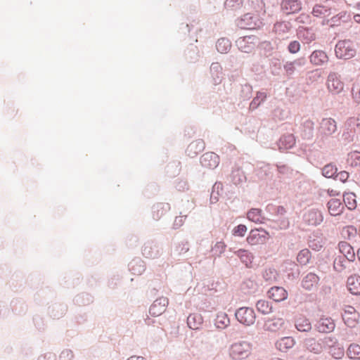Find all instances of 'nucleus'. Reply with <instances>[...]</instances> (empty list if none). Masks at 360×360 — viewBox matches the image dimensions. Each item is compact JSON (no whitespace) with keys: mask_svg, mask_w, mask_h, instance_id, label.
Wrapping results in <instances>:
<instances>
[{"mask_svg":"<svg viewBox=\"0 0 360 360\" xmlns=\"http://www.w3.org/2000/svg\"><path fill=\"white\" fill-rule=\"evenodd\" d=\"M235 317L240 323L250 326L255 323L256 314L252 308L242 307L236 311Z\"/></svg>","mask_w":360,"mask_h":360,"instance_id":"nucleus-5","label":"nucleus"},{"mask_svg":"<svg viewBox=\"0 0 360 360\" xmlns=\"http://www.w3.org/2000/svg\"><path fill=\"white\" fill-rule=\"evenodd\" d=\"M231 42L228 38L222 37L217 40L216 49L221 53H227L231 48Z\"/></svg>","mask_w":360,"mask_h":360,"instance_id":"nucleus-43","label":"nucleus"},{"mask_svg":"<svg viewBox=\"0 0 360 360\" xmlns=\"http://www.w3.org/2000/svg\"><path fill=\"white\" fill-rule=\"evenodd\" d=\"M169 301L165 297L156 299L149 309V314L152 316H159L162 314L167 309Z\"/></svg>","mask_w":360,"mask_h":360,"instance_id":"nucleus-11","label":"nucleus"},{"mask_svg":"<svg viewBox=\"0 0 360 360\" xmlns=\"http://www.w3.org/2000/svg\"><path fill=\"white\" fill-rule=\"evenodd\" d=\"M235 254L240 258L241 262L247 268H252V262L255 258L253 254L246 250L239 249Z\"/></svg>","mask_w":360,"mask_h":360,"instance_id":"nucleus-33","label":"nucleus"},{"mask_svg":"<svg viewBox=\"0 0 360 360\" xmlns=\"http://www.w3.org/2000/svg\"><path fill=\"white\" fill-rule=\"evenodd\" d=\"M269 298L276 302H280L288 298V292L283 288L279 286H274L268 291Z\"/></svg>","mask_w":360,"mask_h":360,"instance_id":"nucleus-23","label":"nucleus"},{"mask_svg":"<svg viewBox=\"0 0 360 360\" xmlns=\"http://www.w3.org/2000/svg\"><path fill=\"white\" fill-rule=\"evenodd\" d=\"M187 326L191 330H200L203 325V317L199 313L190 314L187 317Z\"/></svg>","mask_w":360,"mask_h":360,"instance_id":"nucleus-24","label":"nucleus"},{"mask_svg":"<svg viewBox=\"0 0 360 360\" xmlns=\"http://www.w3.org/2000/svg\"><path fill=\"white\" fill-rule=\"evenodd\" d=\"M142 254L147 258H157L160 255V248L156 243L148 241L143 247Z\"/></svg>","mask_w":360,"mask_h":360,"instance_id":"nucleus-18","label":"nucleus"},{"mask_svg":"<svg viewBox=\"0 0 360 360\" xmlns=\"http://www.w3.org/2000/svg\"><path fill=\"white\" fill-rule=\"evenodd\" d=\"M295 340L292 337H284L276 342V347L283 352H287L295 345Z\"/></svg>","mask_w":360,"mask_h":360,"instance_id":"nucleus-36","label":"nucleus"},{"mask_svg":"<svg viewBox=\"0 0 360 360\" xmlns=\"http://www.w3.org/2000/svg\"><path fill=\"white\" fill-rule=\"evenodd\" d=\"M321 340L322 343V351L323 349L328 350L339 343L338 339L333 336L324 337L323 338H321Z\"/></svg>","mask_w":360,"mask_h":360,"instance_id":"nucleus-51","label":"nucleus"},{"mask_svg":"<svg viewBox=\"0 0 360 360\" xmlns=\"http://www.w3.org/2000/svg\"><path fill=\"white\" fill-rule=\"evenodd\" d=\"M65 307L62 305L55 304L52 307L49 313L53 319H59L65 313Z\"/></svg>","mask_w":360,"mask_h":360,"instance_id":"nucleus-61","label":"nucleus"},{"mask_svg":"<svg viewBox=\"0 0 360 360\" xmlns=\"http://www.w3.org/2000/svg\"><path fill=\"white\" fill-rule=\"evenodd\" d=\"M283 271L289 281H294L299 278L300 269L295 262L287 260L283 264Z\"/></svg>","mask_w":360,"mask_h":360,"instance_id":"nucleus-8","label":"nucleus"},{"mask_svg":"<svg viewBox=\"0 0 360 360\" xmlns=\"http://www.w3.org/2000/svg\"><path fill=\"white\" fill-rule=\"evenodd\" d=\"M304 219L309 225L317 226L323 221V217L321 211L311 209L304 214Z\"/></svg>","mask_w":360,"mask_h":360,"instance_id":"nucleus-19","label":"nucleus"},{"mask_svg":"<svg viewBox=\"0 0 360 360\" xmlns=\"http://www.w3.org/2000/svg\"><path fill=\"white\" fill-rule=\"evenodd\" d=\"M250 5L258 15L266 13L265 4L263 0H250Z\"/></svg>","mask_w":360,"mask_h":360,"instance_id":"nucleus-55","label":"nucleus"},{"mask_svg":"<svg viewBox=\"0 0 360 360\" xmlns=\"http://www.w3.org/2000/svg\"><path fill=\"white\" fill-rule=\"evenodd\" d=\"M351 159V166L356 167L360 165V152L354 150L349 154Z\"/></svg>","mask_w":360,"mask_h":360,"instance_id":"nucleus-64","label":"nucleus"},{"mask_svg":"<svg viewBox=\"0 0 360 360\" xmlns=\"http://www.w3.org/2000/svg\"><path fill=\"white\" fill-rule=\"evenodd\" d=\"M226 244L223 241L217 242L214 246L212 248V252L214 255L221 256L226 249Z\"/></svg>","mask_w":360,"mask_h":360,"instance_id":"nucleus-63","label":"nucleus"},{"mask_svg":"<svg viewBox=\"0 0 360 360\" xmlns=\"http://www.w3.org/2000/svg\"><path fill=\"white\" fill-rule=\"evenodd\" d=\"M335 52L337 58L349 60L356 53V45L349 39L341 40L335 45Z\"/></svg>","mask_w":360,"mask_h":360,"instance_id":"nucleus-1","label":"nucleus"},{"mask_svg":"<svg viewBox=\"0 0 360 360\" xmlns=\"http://www.w3.org/2000/svg\"><path fill=\"white\" fill-rule=\"evenodd\" d=\"M327 85L328 90L333 94L340 93L344 89V83L340 77L335 72H330L328 77Z\"/></svg>","mask_w":360,"mask_h":360,"instance_id":"nucleus-9","label":"nucleus"},{"mask_svg":"<svg viewBox=\"0 0 360 360\" xmlns=\"http://www.w3.org/2000/svg\"><path fill=\"white\" fill-rule=\"evenodd\" d=\"M314 328L319 333H328L334 330L335 323L332 318L323 316L316 322Z\"/></svg>","mask_w":360,"mask_h":360,"instance_id":"nucleus-10","label":"nucleus"},{"mask_svg":"<svg viewBox=\"0 0 360 360\" xmlns=\"http://www.w3.org/2000/svg\"><path fill=\"white\" fill-rule=\"evenodd\" d=\"M170 209L169 203L158 202L152 207V215L155 220H159Z\"/></svg>","mask_w":360,"mask_h":360,"instance_id":"nucleus-28","label":"nucleus"},{"mask_svg":"<svg viewBox=\"0 0 360 360\" xmlns=\"http://www.w3.org/2000/svg\"><path fill=\"white\" fill-rule=\"evenodd\" d=\"M343 201L345 205L349 210H353L356 207V195L353 192H344Z\"/></svg>","mask_w":360,"mask_h":360,"instance_id":"nucleus-41","label":"nucleus"},{"mask_svg":"<svg viewBox=\"0 0 360 360\" xmlns=\"http://www.w3.org/2000/svg\"><path fill=\"white\" fill-rule=\"evenodd\" d=\"M205 148V141L202 139H197L192 141L187 147L186 153L190 158L196 157Z\"/></svg>","mask_w":360,"mask_h":360,"instance_id":"nucleus-20","label":"nucleus"},{"mask_svg":"<svg viewBox=\"0 0 360 360\" xmlns=\"http://www.w3.org/2000/svg\"><path fill=\"white\" fill-rule=\"evenodd\" d=\"M282 63L281 60L276 57H272L269 60V67L271 73L273 75L278 76L281 74L282 70Z\"/></svg>","mask_w":360,"mask_h":360,"instance_id":"nucleus-44","label":"nucleus"},{"mask_svg":"<svg viewBox=\"0 0 360 360\" xmlns=\"http://www.w3.org/2000/svg\"><path fill=\"white\" fill-rule=\"evenodd\" d=\"M347 355L352 359H360V345L352 343L347 348Z\"/></svg>","mask_w":360,"mask_h":360,"instance_id":"nucleus-50","label":"nucleus"},{"mask_svg":"<svg viewBox=\"0 0 360 360\" xmlns=\"http://www.w3.org/2000/svg\"><path fill=\"white\" fill-rule=\"evenodd\" d=\"M214 325L219 329H224L230 325V319L224 312H219L214 319Z\"/></svg>","mask_w":360,"mask_h":360,"instance_id":"nucleus-38","label":"nucleus"},{"mask_svg":"<svg viewBox=\"0 0 360 360\" xmlns=\"http://www.w3.org/2000/svg\"><path fill=\"white\" fill-rule=\"evenodd\" d=\"M259 43V38L255 35H247L239 37L236 41L238 49L243 53H252Z\"/></svg>","mask_w":360,"mask_h":360,"instance_id":"nucleus-6","label":"nucleus"},{"mask_svg":"<svg viewBox=\"0 0 360 360\" xmlns=\"http://www.w3.org/2000/svg\"><path fill=\"white\" fill-rule=\"evenodd\" d=\"M340 252L343 255L347 261L353 262L355 259V252L352 246L347 242L341 241L338 244Z\"/></svg>","mask_w":360,"mask_h":360,"instance_id":"nucleus-27","label":"nucleus"},{"mask_svg":"<svg viewBox=\"0 0 360 360\" xmlns=\"http://www.w3.org/2000/svg\"><path fill=\"white\" fill-rule=\"evenodd\" d=\"M320 277L314 272H309L304 276L301 282V286L307 291H312L317 288Z\"/></svg>","mask_w":360,"mask_h":360,"instance_id":"nucleus-15","label":"nucleus"},{"mask_svg":"<svg viewBox=\"0 0 360 360\" xmlns=\"http://www.w3.org/2000/svg\"><path fill=\"white\" fill-rule=\"evenodd\" d=\"M243 1L244 0H226L224 2V8L226 10L237 11L243 6Z\"/></svg>","mask_w":360,"mask_h":360,"instance_id":"nucleus-57","label":"nucleus"},{"mask_svg":"<svg viewBox=\"0 0 360 360\" xmlns=\"http://www.w3.org/2000/svg\"><path fill=\"white\" fill-rule=\"evenodd\" d=\"M295 136L292 134H285L281 136L278 142L280 150L292 148L295 144Z\"/></svg>","mask_w":360,"mask_h":360,"instance_id":"nucleus-25","label":"nucleus"},{"mask_svg":"<svg viewBox=\"0 0 360 360\" xmlns=\"http://www.w3.org/2000/svg\"><path fill=\"white\" fill-rule=\"evenodd\" d=\"M269 233L262 229H252L246 240L251 245L264 244L269 238Z\"/></svg>","mask_w":360,"mask_h":360,"instance_id":"nucleus-7","label":"nucleus"},{"mask_svg":"<svg viewBox=\"0 0 360 360\" xmlns=\"http://www.w3.org/2000/svg\"><path fill=\"white\" fill-rule=\"evenodd\" d=\"M310 62L314 65H323L328 61L326 53L321 50L314 51L309 56Z\"/></svg>","mask_w":360,"mask_h":360,"instance_id":"nucleus-26","label":"nucleus"},{"mask_svg":"<svg viewBox=\"0 0 360 360\" xmlns=\"http://www.w3.org/2000/svg\"><path fill=\"white\" fill-rule=\"evenodd\" d=\"M321 345V338L316 340L314 338L309 337L303 340V348L315 354H319L322 352Z\"/></svg>","mask_w":360,"mask_h":360,"instance_id":"nucleus-17","label":"nucleus"},{"mask_svg":"<svg viewBox=\"0 0 360 360\" xmlns=\"http://www.w3.org/2000/svg\"><path fill=\"white\" fill-rule=\"evenodd\" d=\"M278 276L277 271L273 268L266 269L262 272V277L266 282L269 284H271L276 281Z\"/></svg>","mask_w":360,"mask_h":360,"instance_id":"nucleus-47","label":"nucleus"},{"mask_svg":"<svg viewBox=\"0 0 360 360\" xmlns=\"http://www.w3.org/2000/svg\"><path fill=\"white\" fill-rule=\"evenodd\" d=\"M230 179L236 186L241 185L247 181L244 172L238 167L233 168L230 174Z\"/></svg>","mask_w":360,"mask_h":360,"instance_id":"nucleus-31","label":"nucleus"},{"mask_svg":"<svg viewBox=\"0 0 360 360\" xmlns=\"http://www.w3.org/2000/svg\"><path fill=\"white\" fill-rule=\"evenodd\" d=\"M236 25L240 29L257 30L263 26L258 14L248 13L236 20Z\"/></svg>","mask_w":360,"mask_h":360,"instance_id":"nucleus-2","label":"nucleus"},{"mask_svg":"<svg viewBox=\"0 0 360 360\" xmlns=\"http://www.w3.org/2000/svg\"><path fill=\"white\" fill-rule=\"evenodd\" d=\"M347 259L344 257L339 255L336 257L333 262V269L338 272H342L346 268V261Z\"/></svg>","mask_w":360,"mask_h":360,"instance_id":"nucleus-56","label":"nucleus"},{"mask_svg":"<svg viewBox=\"0 0 360 360\" xmlns=\"http://www.w3.org/2000/svg\"><path fill=\"white\" fill-rule=\"evenodd\" d=\"M348 290L353 295L360 294V276L354 274L348 277L347 281Z\"/></svg>","mask_w":360,"mask_h":360,"instance_id":"nucleus-29","label":"nucleus"},{"mask_svg":"<svg viewBox=\"0 0 360 360\" xmlns=\"http://www.w3.org/2000/svg\"><path fill=\"white\" fill-rule=\"evenodd\" d=\"M300 135L303 139L311 140L314 133V122L309 118L302 119L300 124Z\"/></svg>","mask_w":360,"mask_h":360,"instance_id":"nucleus-16","label":"nucleus"},{"mask_svg":"<svg viewBox=\"0 0 360 360\" xmlns=\"http://www.w3.org/2000/svg\"><path fill=\"white\" fill-rule=\"evenodd\" d=\"M338 168L335 165L329 163L326 165L322 169V174L326 178L335 179Z\"/></svg>","mask_w":360,"mask_h":360,"instance_id":"nucleus-49","label":"nucleus"},{"mask_svg":"<svg viewBox=\"0 0 360 360\" xmlns=\"http://www.w3.org/2000/svg\"><path fill=\"white\" fill-rule=\"evenodd\" d=\"M74 301L78 305H87L93 302V297L89 293L82 292L77 295Z\"/></svg>","mask_w":360,"mask_h":360,"instance_id":"nucleus-48","label":"nucleus"},{"mask_svg":"<svg viewBox=\"0 0 360 360\" xmlns=\"http://www.w3.org/2000/svg\"><path fill=\"white\" fill-rule=\"evenodd\" d=\"M290 27V22L288 21L277 22L274 25V29L278 33H286L289 32Z\"/></svg>","mask_w":360,"mask_h":360,"instance_id":"nucleus-60","label":"nucleus"},{"mask_svg":"<svg viewBox=\"0 0 360 360\" xmlns=\"http://www.w3.org/2000/svg\"><path fill=\"white\" fill-rule=\"evenodd\" d=\"M249 220L255 223H263L264 217L262 215V210L257 208H252L247 213Z\"/></svg>","mask_w":360,"mask_h":360,"instance_id":"nucleus-45","label":"nucleus"},{"mask_svg":"<svg viewBox=\"0 0 360 360\" xmlns=\"http://www.w3.org/2000/svg\"><path fill=\"white\" fill-rule=\"evenodd\" d=\"M302 6L300 0H283L281 3V9L286 15L298 13Z\"/></svg>","mask_w":360,"mask_h":360,"instance_id":"nucleus-13","label":"nucleus"},{"mask_svg":"<svg viewBox=\"0 0 360 360\" xmlns=\"http://www.w3.org/2000/svg\"><path fill=\"white\" fill-rule=\"evenodd\" d=\"M266 93L264 91H257L255 96L250 102L249 110L253 111L256 110L266 99Z\"/></svg>","mask_w":360,"mask_h":360,"instance_id":"nucleus-39","label":"nucleus"},{"mask_svg":"<svg viewBox=\"0 0 360 360\" xmlns=\"http://www.w3.org/2000/svg\"><path fill=\"white\" fill-rule=\"evenodd\" d=\"M356 127L360 129V122L354 117H349L344 124V129L347 130L356 131Z\"/></svg>","mask_w":360,"mask_h":360,"instance_id":"nucleus-62","label":"nucleus"},{"mask_svg":"<svg viewBox=\"0 0 360 360\" xmlns=\"http://www.w3.org/2000/svg\"><path fill=\"white\" fill-rule=\"evenodd\" d=\"M284 323L285 321L282 318L268 319L264 322V328L266 330L276 332L283 327Z\"/></svg>","mask_w":360,"mask_h":360,"instance_id":"nucleus-30","label":"nucleus"},{"mask_svg":"<svg viewBox=\"0 0 360 360\" xmlns=\"http://www.w3.org/2000/svg\"><path fill=\"white\" fill-rule=\"evenodd\" d=\"M327 207L330 214L334 217L341 215L345 210V205L336 198L330 199L327 202Z\"/></svg>","mask_w":360,"mask_h":360,"instance_id":"nucleus-22","label":"nucleus"},{"mask_svg":"<svg viewBox=\"0 0 360 360\" xmlns=\"http://www.w3.org/2000/svg\"><path fill=\"white\" fill-rule=\"evenodd\" d=\"M297 35L304 43L309 44L316 38L315 30L311 27L300 25L297 29Z\"/></svg>","mask_w":360,"mask_h":360,"instance_id":"nucleus-14","label":"nucleus"},{"mask_svg":"<svg viewBox=\"0 0 360 360\" xmlns=\"http://www.w3.org/2000/svg\"><path fill=\"white\" fill-rule=\"evenodd\" d=\"M295 326L300 332H309L312 328L309 320L303 316H300L295 319Z\"/></svg>","mask_w":360,"mask_h":360,"instance_id":"nucleus-34","label":"nucleus"},{"mask_svg":"<svg viewBox=\"0 0 360 360\" xmlns=\"http://www.w3.org/2000/svg\"><path fill=\"white\" fill-rule=\"evenodd\" d=\"M256 307L257 311L263 314H268L272 311L271 302L268 300H258L256 303Z\"/></svg>","mask_w":360,"mask_h":360,"instance_id":"nucleus-46","label":"nucleus"},{"mask_svg":"<svg viewBox=\"0 0 360 360\" xmlns=\"http://www.w3.org/2000/svg\"><path fill=\"white\" fill-rule=\"evenodd\" d=\"M252 345L246 341H240L233 344L230 349V355L235 360L246 359L251 353Z\"/></svg>","mask_w":360,"mask_h":360,"instance_id":"nucleus-3","label":"nucleus"},{"mask_svg":"<svg viewBox=\"0 0 360 360\" xmlns=\"http://www.w3.org/2000/svg\"><path fill=\"white\" fill-rule=\"evenodd\" d=\"M219 156L213 152H207L200 157V164L203 167L214 169L219 164Z\"/></svg>","mask_w":360,"mask_h":360,"instance_id":"nucleus-12","label":"nucleus"},{"mask_svg":"<svg viewBox=\"0 0 360 360\" xmlns=\"http://www.w3.org/2000/svg\"><path fill=\"white\" fill-rule=\"evenodd\" d=\"M351 19V15L346 11H341L337 15L333 16L330 20H328V22L330 24V26H338L342 22H347Z\"/></svg>","mask_w":360,"mask_h":360,"instance_id":"nucleus-35","label":"nucleus"},{"mask_svg":"<svg viewBox=\"0 0 360 360\" xmlns=\"http://www.w3.org/2000/svg\"><path fill=\"white\" fill-rule=\"evenodd\" d=\"M220 190H222V184L217 182L215 183L212 186V190L210 194V202L212 204L218 202Z\"/></svg>","mask_w":360,"mask_h":360,"instance_id":"nucleus-58","label":"nucleus"},{"mask_svg":"<svg viewBox=\"0 0 360 360\" xmlns=\"http://www.w3.org/2000/svg\"><path fill=\"white\" fill-rule=\"evenodd\" d=\"M338 129L336 121L331 118H323L319 128V136L322 141L332 136Z\"/></svg>","mask_w":360,"mask_h":360,"instance_id":"nucleus-4","label":"nucleus"},{"mask_svg":"<svg viewBox=\"0 0 360 360\" xmlns=\"http://www.w3.org/2000/svg\"><path fill=\"white\" fill-rule=\"evenodd\" d=\"M311 259V252L307 248L301 250L297 255V261L301 266L308 264Z\"/></svg>","mask_w":360,"mask_h":360,"instance_id":"nucleus-42","label":"nucleus"},{"mask_svg":"<svg viewBox=\"0 0 360 360\" xmlns=\"http://www.w3.org/2000/svg\"><path fill=\"white\" fill-rule=\"evenodd\" d=\"M358 314L356 313L355 309L352 306H347L342 314L344 323L347 327L353 328L356 324V319Z\"/></svg>","mask_w":360,"mask_h":360,"instance_id":"nucleus-21","label":"nucleus"},{"mask_svg":"<svg viewBox=\"0 0 360 360\" xmlns=\"http://www.w3.org/2000/svg\"><path fill=\"white\" fill-rule=\"evenodd\" d=\"M355 134L356 131H351L343 129V131L341 135V140L345 145H347L354 141Z\"/></svg>","mask_w":360,"mask_h":360,"instance_id":"nucleus-59","label":"nucleus"},{"mask_svg":"<svg viewBox=\"0 0 360 360\" xmlns=\"http://www.w3.org/2000/svg\"><path fill=\"white\" fill-rule=\"evenodd\" d=\"M331 10V8H328L327 6L316 4L313 7L311 13L316 17H326L332 13Z\"/></svg>","mask_w":360,"mask_h":360,"instance_id":"nucleus-40","label":"nucleus"},{"mask_svg":"<svg viewBox=\"0 0 360 360\" xmlns=\"http://www.w3.org/2000/svg\"><path fill=\"white\" fill-rule=\"evenodd\" d=\"M210 73L214 85L220 84L223 79L222 68L219 63H212L210 66Z\"/></svg>","mask_w":360,"mask_h":360,"instance_id":"nucleus-32","label":"nucleus"},{"mask_svg":"<svg viewBox=\"0 0 360 360\" xmlns=\"http://www.w3.org/2000/svg\"><path fill=\"white\" fill-rule=\"evenodd\" d=\"M239 96L243 101L249 100L252 96V86L248 83L241 84Z\"/></svg>","mask_w":360,"mask_h":360,"instance_id":"nucleus-52","label":"nucleus"},{"mask_svg":"<svg viewBox=\"0 0 360 360\" xmlns=\"http://www.w3.org/2000/svg\"><path fill=\"white\" fill-rule=\"evenodd\" d=\"M128 266L129 271L133 274L141 275L146 270L144 262L139 258L133 259Z\"/></svg>","mask_w":360,"mask_h":360,"instance_id":"nucleus-37","label":"nucleus"},{"mask_svg":"<svg viewBox=\"0 0 360 360\" xmlns=\"http://www.w3.org/2000/svg\"><path fill=\"white\" fill-rule=\"evenodd\" d=\"M242 289L248 290L247 292L250 293L255 292L257 288V283L255 279L252 278L245 279L242 283Z\"/></svg>","mask_w":360,"mask_h":360,"instance_id":"nucleus-53","label":"nucleus"},{"mask_svg":"<svg viewBox=\"0 0 360 360\" xmlns=\"http://www.w3.org/2000/svg\"><path fill=\"white\" fill-rule=\"evenodd\" d=\"M330 354L335 359H340L344 356L345 349L342 345L338 343L333 347L328 349Z\"/></svg>","mask_w":360,"mask_h":360,"instance_id":"nucleus-54","label":"nucleus"}]
</instances>
